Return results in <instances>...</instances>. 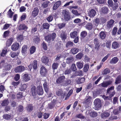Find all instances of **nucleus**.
Segmentation results:
<instances>
[{"label": "nucleus", "instance_id": "obj_8", "mask_svg": "<svg viewBox=\"0 0 121 121\" xmlns=\"http://www.w3.org/2000/svg\"><path fill=\"white\" fill-rule=\"evenodd\" d=\"M19 47V43L16 42L14 43L11 46V49L14 51L17 50Z\"/></svg>", "mask_w": 121, "mask_h": 121}, {"label": "nucleus", "instance_id": "obj_20", "mask_svg": "<svg viewBox=\"0 0 121 121\" xmlns=\"http://www.w3.org/2000/svg\"><path fill=\"white\" fill-rule=\"evenodd\" d=\"M119 47V45L118 43L116 41L114 42L112 44V48L116 49Z\"/></svg>", "mask_w": 121, "mask_h": 121}, {"label": "nucleus", "instance_id": "obj_23", "mask_svg": "<svg viewBox=\"0 0 121 121\" xmlns=\"http://www.w3.org/2000/svg\"><path fill=\"white\" fill-rule=\"evenodd\" d=\"M13 39L12 38H11L8 39L6 41V46L9 47L10 46L13 41Z\"/></svg>", "mask_w": 121, "mask_h": 121}, {"label": "nucleus", "instance_id": "obj_5", "mask_svg": "<svg viewBox=\"0 0 121 121\" xmlns=\"http://www.w3.org/2000/svg\"><path fill=\"white\" fill-rule=\"evenodd\" d=\"M94 104L96 110L100 109L102 106V104L100 100L99 99H97L94 101Z\"/></svg>", "mask_w": 121, "mask_h": 121}, {"label": "nucleus", "instance_id": "obj_24", "mask_svg": "<svg viewBox=\"0 0 121 121\" xmlns=\"http://www.w3.org/2000/svg\"><path fill=\"white\" fill-rule=\"evenodd\" d=\"M42 26L43 28V30L46 29L48 30L49 29L50 26L49 24L47 23H43Z\"/></svg>", "mask_w": 121, "mask_h": 121}, {"label": "nucleus", "instance_id": "obj_61", "mask_svg": "<svg viewBox=\"0 0 121 121\" xmlns=\"http://www.w3.org/2000/svg\"><path fill=\"white\" fill-rule=\"evenodd\" d=\"M10 117L11 116L8 114H5L3 116V118L6 120H9Z\"/></svg>", "mask_w": 121, "mask_h": 121}, {"label": "nucleus", "instance_id": "obj_47", "mask_svg": "<svg viewBox=\"0 0 121 121\" xmlns=\"http://www.w3.org/2000/svg\"><path fill=\"white\" fill-rule=\"evenodd\" d=\"M66 62L68 64H69L72 62L73 60V58L72 57H68L66 59Z\"/></svg>", "mask_w": 121, "mask_h": 121}, {"label": "nucleus", "instance_id": "obj_46", "mask_svg": "<svg viewBox=\"0 0 121 121\" xmlns=\"http://www.w3.org/2000/svg\"><path fill=\"white\" fill-rule=\"evenodd\" d=\"M17 40L20 42H22L23 39L24 37L22 35H19L18 37H17Z\"/></svg>", "mask_w": 121, "mask_h": 121}, {"label": "nucleus", "instance_id": "obj_51", "mask_svg": "<svg viewBox=\"0 0 121 121\" xmlns=\"http://www.w3.org/2000/svg\"><path fill=\"white\" fill-rule=\"evenodd\" d=\"M72 13L76 16H78L81 15V13H79L77 10H73L72 11Z\"/></svg>", "mask_w": 121, "mask_h": 121}, {"label": "nucleus", "instance_id": "obj_63", "mask_svg": "<svg viewBox=\"0 0 121 121\" xmlns=\"http://www.w3.org/2000/svg\"><path fill=\"white\" fill-rule=\"evenodd\" d=\"M100 22L99 19V18H97L95 20V25L96 26H97L99 25Z\"/></svg>", "mask_w": 121, "mask_h": 121}, {"label": "nucleus", "instance_id": "obj_22", "mask_svg": "<svg viewBox=\"0 0 121 121\" xmlns=\"http://www.w3.org/2000/svg\"><path fill=\"white\" fill-rule=\"evenodd\" d=\"M42 61L45 64H47L49 61V59L47 57L44 56L42 57L41 59Z\"/></svg>", "mask_w": 121, "mask_h": 121}, {"label": "nucleus", "instance_id": "obj_60", "mask_svg": "<svg viewBox=\"0 0 121 121\" xmlns=\"http://www.w3.org/2000/svg\"><path fill=\"white\" fill-rule=\"evenodd\" d=\"M89 66L88 65L86 64L85 65L84 67V70L83 71L84 72H87L89 69Z\"/></svg>", "mask_w": 121, "mask_h": 121}, {"label": "nucleus", "instance_id": "obj_44", "mask_svg": "<svg viewBox=\"0 0 121 121\" xmlns=\"http://www.w3.org/2000/svg\"><path fill=\"white\" fill-rule=\"evenodd\" d=\"M32 65L34 69H36L37 67V61L34 60L32 63Z\"/></svg>", "mask_w": 121, "mask_h": 121}, {"label": "nucleus", "instance_id": "obj_54", "mask_svg": "<svg viewBox=\"0 0 121 121\" xmlns=\"http://www.w3.org/2000/svg\"><path fill=\"white\" fill-rule=\"evenodd\" d=\"M117 119V117L113 115V114H112L109 118V119L111 120H116Z\"/></svg>", "mask_w": 121, "mask_h": 121}, {"label": "nucleus", "instance_id": "obj_48", "mask_svg": "<svg viewBox=\"0 0 121 121\" xmlns=\"http://www.w3.org/2000/svg\"><path fill=\"white\" fill-rule=\"evenodd\" d=\"M121 81V77L120 75L118 76L116 78L115 82V84H117L120 83Z\"/></svg>", "mask_w": 121, "mask_h": 121}, {"label": "nucleus", "instance_id": "obj_13", "mask_svg": "<svg viewBox=\"0 0 121 121\" xmlns=\"http://www.w3.org/2000/svg\"><path fill=\"white\" fill-rule=\"evenodd\" d=\"M27 28V27L24 24H20L18 27V29L20 30H26Z\"/></svg>", "mask_w": 121, "mask_h": 121}, {"label": "nucleus", "instance_id": "obj_3", "mask_svg": "<svg viewBox=\"0 0 121 121\" xmlns=\"http://www.w3.org/2000/svg\"><path fill=\"white\" fill-rule=\"evenodd\" d=\"M62 14L65 21H68L71 19V15L68 10H64L62 11Z\"/></svg>", "mask_w": 121, "mask_h": 121}, {"label": "nucleus", "instance_id": "obj_59", "mask_svg": "<svg viewBox=\"0 0 121 121\" xmlns=\"http://www.w3.org/2000/svg\"><path fill=\"white\" fill-rule=\"evenodd\" d=\"M9 30H7L5 31L4 33L3 37L4 38H6L9 35Z\"/></svg>", "mask_w": 121, "mask_h": 121}, {"label": "nucleus", "instance_id": "obj_19", "mask_svg": "<svg viewBox=\"0 0 121 121\" xmlns=\"http://www.w3.org/2000/svg\"><path fill=\"white\" fill-rule=\"evenodd\" d=\"M84 63L83 61H81L77 62L76 65L79 69H81L83 67Z\"/></svg>", "mask_w": 121, "mask_h": 121}, {"label": "nucleus", "instance_id": "obj_4", "mask_svg": "<svg viewBox=\"0 0 121 121\" xmlns=\"http://www.w3.org/2000/svg\"><path fill=\"white\" fill-rule=\"evenodd\" d=\"M56 34L55 33H50L45 37V40L48 42H50L54 41L56 38Z\"/></svg>", "mask_w": 121, "mask_h": 121}, {"label": "nucleus", "instance_id": "obj_35", "mask_svg": "<svg viewBox=\"0 0 121 121\" xmlns=\"http://www.w3.org/2000/svg\"><path fill=\"white\" fill-rule=\"evenodd\" d=\"M13 14L14 13L12 11L11 9H9L7 12V15L10 18L12 17Z\"/></svg>", "mask_w": 121, "mask_h": 121}, {"label": "nucleus", "instance_id": "obj_42", "mask_svg": "<svg viewBox=\"0 0 121 121\" xmlns=\"http://www.w3.org/2000/svg\"><path fill=\"white\" fill-rule=\"evenodd\" d=\"M110 71L109 69H105L102 72V74L106 75L110 73Z\"/></svg>", "mask_w": 121, "mask_h": 121}, {"label": "nucleus", "instance_id": "obj_58", "mask_svg": "<svg viewBox=\"0 0 121 121\" xmlns=\"http://www.w3.org/2000/svg\"><path fill=\"white\" fill-rule=\"evenodd\" d=\"M71 82V80H68L67 81H65L63 83V86H66L67 85L69 84Z\"/></svg>", "mask_w": 121, "mask_h": 121}, {"label": "nucleus", "instance_id": "obj_40", "mask_svg": "<svg viewBox=\"0 0 121 121\" xmlns=\"http://www.w3.org/2000/svg\"><path fill=\"white\" fill-rule=\"evenodd\" d=\"M50 3V2L49 1H46L43 3L42 6L43 8H46L48 6V4Z\"/></svg>", "mask_w": 121, "mask_h": 121}, {"label": "nucleus", "instance_id": "obj_18", "mask_svg": "<svg viewBox=\"0 0 121 121\" xmlns=\"http://www.w3.org/2000/svg\"><path fill=\"white\" fill-rule=\"evenodd\" d=\"M101 10L102 13L104 14H107L108 13V9L107 7L104 6L102 7Z\"/></svg>", "mask_w": 121, "mask_h": 121}, {"label": "nucleus", "instance_id": "obj_1", "mask_svg": "<svg viewBox=\"0 0 121 121\" xmlns=\"http://www.w3.org/2000/svg\"><path fill=\"white\" fill-rule=\"evenodd\" d=\"M31 92L32 96L35 98L36 96V93L39 95H42L44 92L42 87L41 86H37L36 88L35 86H32L31 88Z\"/></svg>", "mask_w": 121, "mask_h": 121}, {"label": "nucleus", "instance_id": "obj_14", "mask_svg": "<svg viewBox=\"0 0 121 121\" xmlns=\"http://www.w3.org/2000/svg\"><path fill=\"white\" fill-rule=\"evenodd\" d=\"M31 76L27 74H25L23 75V80L26 82L29 81L30 79Z\"/></svg>", "mask_w": 121, "mask_h": 121}, {"label": "nucleus", "instance_id": "obj_34", "mask_svg": "<svg viewBox=\"0 0 121 121\" xmlns=\"http://www.w3.org/2000/svg\"><path fill=\"white\" fill-rule=\"evenodd\" d=\"M100 37L102 39H104L106 37V35L104 31H101L99 33Z\"/></svg>", "mask_w": 121, "mask_h": 121}, {"label": "nucleus", "instance_id": "obj_36", "mask_svg": "<svg viewBox=\"0 0 121 121\" xmlns=\"http://www.w3.org/2000/svg\"><path fill=\"white\" fill-rule=\"evenodd\" d=\"M91 97L89 96L85 100L84 103L87 104L90 103L91 102Z\"/></svg>", "mask_w": 121, "mask_h": 121}, {"label": "nucleus", "instance_id": "obj_53", "mask_svg": "<svg viewBox=\"0 0 121 121\" xmlns=\"http://www.w3.org/2000/svg\"><path fill=\"white\" fill-rule=\"evenodd\" d=\"M58 66V63H54L52 65V67L53 69H57Z\"/></svg>", "mask_w": 121, "mask_h": 121}, {"label": "nucleus", "instance_id": "obj_29", "mask_svg": "<svg viewBox=\"0 0 121 121\" xmlns=\"http://www.w3.org/2000/svg\"><path fill=\"white\" fill-rule=\"evenodd\" d=\"M73 45V43L71 41H68L67 42L66 44V47L68 48H70Z\"/></svg>", "mask_w": 121, "mask_h": 121}, {"label": "nucleus", "instance_id": "obj_55", "mask_svg": "<svg viewBox=\"0 0 121 121\" xmlns=\"http://www.w3.org/2000/svg\"><path fill=\"white\" fill-rule=\"evenodd\" d=\"M27 16L26 13H24L21 17V20L22 21L24 20L26 18Z\"/></svg>", "mask_w": 121, "mask_h": 121}, {"label": "nucleus", "instance_id": "obj_31", "mask_svg": "<svg viewBox=\"0 0 121 121\" xmlns=\"http://www.w3.org/2000/svg\"><path fill=\"white\" fill-rule=\"evenodd\" d=\"M9 103V100L7 99H5L2 101L1 105L2 106H7L8 104Z\"/></svg>", "mask_w": 121, "mask_h": 121}, {"label": "nucleus", "instance_id": "obj_43", "mask_svg": "<svg viewBox=\"0 0 121 121\" xmlns=\"http://www.w3.org/2000/svg\"><path fill=\"white\" fill-rule=\"evenodd\" d=\"M36 48L34 46L31 47L30 49V53H34L35 51Z\"/></svg>", "mask_w": 121, "mask_h": 121}, {"label": "nucleus", "instance_id": "obj_38", "mask_svg": "<svg viewBox=\"0 0 121 121\" xmlns=\"http://www.w3.org/2000/svg\"><path fill=\"white\" fill-rule=\"evenodd\" d=\"M118 4L117 3H114L113 4L112 6L110 7L112 8V9L113 10H115L117 9L118 7Z\"/></svg>", "mask_w": 121, "mask_h": 121}, {"label": "nucleus", "instance_id": "obj_15", "mask_svg": "<svg viewBox=\"0 0 121 121\" xmlns=\"http://www.w3.org/2000/svg\"><path fill=\"white\" fill-rule=\"evenodd\" d=\"M47 73L46 69L43 66L41 67L40 73L43 76H45Z\"/></svg>", "mask_w": 121, "mask_h": 121}, {"label": "nucleus", "instance_id": "obj_26", "mask_svg": "<svg viewBox=\"0 0 121 121\" xmlns=\"http://www.w3.org/2000/svg\"><path fill=\"white\" fill-rule=\"evenodd\" d=\"M12 67V65L10 64H8L6 65L3 69V72H6L8 70H9Z\"/></svg>", "mask_w": 121, "mask_h": 121}, {"label": "nucleus", "instance_id": "obj_39", "mask_svg": "<svg viewBox=\"0 0 121 121\" xmlns=\"http://www.w3.org/2000/svg\"><path fill=\"white\" fill-rule=\"evenodd\" d=\"M85 79L84 78H79L77 81V83L78 84H81L83 83L84 82Z\"/></svg>", "mask_w": 121, "mask_h": 121}, {"label": "nucleus", "instance_id": "obj_21", "mask_svg": "<svg viewBox=\"0 0 121 121\" xmlns=\"http://www.w3.org/2000/svg\"><path fill=\"white\" fill-rule=\"evenodd\" d=\"M88 112L89 113L90 116L91 117H94L97 116V113L95 112L92 111H89L86 112V113Z\"/></svg>", "mask_w": 121, "mask_h": 121}, {"label": "nucleus", "instance_id": "obj_57", "mask_svg": "<svg viewBox=\"0 0 121 121\" xmlns=\"http://www.w3.org/2000/svg\"><path fill=\"white\" fill-rule=\"evenodd\" d=\"M26 88V84H23L22 85L20 88L21 91H23L25 90Z\"/></svg>", "mask_w": 121, "mask_h": 121}, {"label": "nucleus", "instance_id": "obj_52", "mask_svg": "<svg viewBox=\"0 0 121 121\" xmlns=\"http://www.w3.org/2000/svg\"><path fill=\"white\" fill-rule=\"evenodd\" d=\"M56 95L58 96L62 95L63 94V92L62 90L61 89H59L56 91Z\"/></svg>", "mask_w": 121, "mask_h": 121}, {"label": "nucleus", "instance_id": "obj_64", "mask_svg": "<svg viewBox=\"0 0 121 121\" xmlns=\"http://www.w3.org/2000/svg\"><path fill=\"white\" fill-rule=\"evenodd\" d=\"M81 22V20L78 18H76L75 19L74 21L73 22L75 23H79Z\"/></svg>", "mask_w": 121, "mask_h": 121}, {"label": "nucleus", "instance_id": "obj_9", "mask_svg": "<svg viewBox=\"0 0 121 121\" xmlns=\"http://www.w3.org/2000/svg\"><path fill=\"white\" fill-rule=\"evenodd\" d=\"M25 69V68L23 66H20L16 67L14 70L16 72L18 73L22 72Z\"/></svg>", "mask_w": 121, "mask_h": 121}, {"label": "nucleus", "instance_id": "obj_28", "mask_svg": "<svg viewBox=\"0 0 121 121\" xmlns=\"http://www.w3.org/2000/svg\"><path fill=\"white\" fill-rule=\"evenodd\" d=\"M118 61V59L116 57H114L110 61V63L111 64H116Z\"/></svg>", "mask_w": 121, "mask_h": 121}, {"label": "nucleus", "instance_id": "obj_33", "mask_svg": "<svg viewBox=\"0 0 121 121\" xmlns=\"http://www.w3.org/2000/svg\"><path fill=\"white\" fill-rule=\"evenodd\" d=\"M27 46L26 45H24L22 47V48L21 52L22 53H25L26 52Z\"/></svg>", "mask_w": 121, "mask_h": 121}, {"label": "nucleus", "instance_id": "obj_7", "mask_svg": "<svg viewBox=\"0 0 121 121\" xmlns=\"http://www.w3.org/2000/svg\"><path fill=\"white\" fill-rule=\"evenodd\" d=\"M65 79V77L64 76H61L56 79V82L58 84L61 83V84L63 86V83L65 82L64 80Z\"/></svg>", "mask_w": 121, "mask_h": 121}, {"label": "nucleus", "instance_id": "obj_41", "mask_svg": "<svg viewBox=\"0 0 121 121\" xmlns=\"http://www.w3.org/2000/svg\"><path fill=\"white\" fill-rule=\"evenodd\" d=\"M110 115V114L107 112L103 113L101 115V117L102 118L106 117H108Z\"/></svg>", "mask_w": 121, "mask_h": 121}, {"label": "nucleus", "instance_id": "obj_45", "mask_svg": "<svg viewBox=\"0 0 121 121\" xmlns=\"http://www.w3.org/2000/svg\"><path fill=\"white\" fill-rule=\"evenodd\" d=\"M112 109H113L114 110L113 111V113L115 115L117 114L119 112L118 110L117 109H115L114 107H112L110 109L111 110Z\"/></svg>", "mask_w": 121, "mask_h": 121}, {"label": "nucleus", "instance_id": "obj_49", "mask_svg": "<svg viewBox=\"0 0 121 121\" xmlns=\"http://www.w3.org/2000/svg\"><path fill=\"white\" fill-rule=\"evenodd\" d=\"M87 34V33L86 31H83L81 33V36L82 38H84L86 36Z\"/></svg>", "mask_w": 121, "mask_h": 121}, {"label": "nucleus", "instance_id": "obj_6", "mask_svg": "<svg viewBox=\"0 0 121 121\" xmlns=\"http://www.w3.org/2000/svg\"><path fill=\"white\" fill-rule=\"evenodd\" d=\"M39 10L38 8L36 7L34 8L31 13V16L34 18L36 17L38 14Z\"/></svg>", "mask_w": 121, "mask_h": 121}, {"label": "nucleus", "instance_id": "obj_30", "mask_svg": "<svg viewBox=\"0 0 121 121\" xmlns=\"http://www.w3.org/2000/svg\"><path fill=\"white\" fill-rule=\"evenodd\" d=\"M77 34V32L76 31H74L71 32L70 34V36L72 38H74L76 37Z\"/></svg>", "mask_w": 121, "mask_h": 121}, {"label": "nucleus", "instance_id": "obj_2", "mask_svg": "<svg viewBox=\"0 0 121 121\" xmlns=\"http://www.w3.org/2000/svg\"><path fill=\"white\" fill-rule=\"evenodd\" d=\"M114 87L113 86L110 87L108 90L107 92V96L103 95L102 96V97L105 100H110L111 101V98L115 94L114 91Z\"/></svg>", "mask_w": 121, "mask_h": 121}, {"label": "nucleus", "instance_id": "obj_37", "mask_svg": "<svg viewBox=\"0 0 121 121\" xmlns=\"http://www.w3.org/2000/svg\"><path fill=\"white\" fill-rule=\"evenodd\" d=\"M26 108L27 111L29 112H30L32 110L33 107L32 105L30 104L28 105Z\"/></svg>", "mask_w": 121, "mask_h": 121}, {"label": "nucleus", "instance_id": "obj_25", "mask_svg": "<svg viewBox=\"0 0 121 121\" xmlns=\"http://www.w3.org/2000/svg\"><path fill=\"white\" fill-rule=\"evenodd\" d=\"M93 25L91 23H87L86 26V28L89 30H91L93 28Z\"/></svg>", "mask_w": 121, "mask_h": 121}, {"label": "nucleus", "instance_id": "obj_50", "mask_svg": "<svg viewBox=\"0 0 121 121\" xmlns=\"http://www.w3.org/2000/svg\"><path fill=\"white\" fill-rule=\"evenodd\" d=\"M46 19L48 22H50L53 20V17L52 15H50L47 17Z\"/></svg>", "mask_w": 121, "mask_h": 121}, {"label": "nucleus", "instance_id": "obj_56", "mask_svg": "<svg viewBox=\"0 0 121 121\" xmlns=\"http://www.w3.org/2000/svg\"><path fill=\"white\" fill-rule=\"evenodd\" d=\"M111 40L107 41L106 43V46L107 48H110L111 46Z\"/></svg>", "mask_w": 121, "mask_h": 121}, {"label": "nucleus", "instance_id": "obj_27", "mask_svg": "<svg viewBox=\"0 0 121 121\" xmlns=\"http://www.w3.org/2000/svg\"><path fill=\"white\" fill-rule=\"evenodd\" d=\"M33 42L37 44L39 43L40 39L39 36H36L33 39Z\"/></svg>", "mask_w": 121, "mask_h": 121}, {"label": "nucleus", "instance_id": "obj_12", "mask_svg": "<svg viewBox=\"0 0 121 121\" xmlns=\"http://www.w3.org/2000/svg\"><path fill=\"white\" fill-rule=\"evenodd\" d=\"M67 34L64 31H63L60 34V37L62 40L64 41L67 38Z\"/></svg>", "mask_w": 121, "mask_h": 121}, {"label": "nucleus", "instance_id": "obj_10", "mask_svg": "<svg viewBox=\"0 0 121 121\" xmlns=\"http://www.w3.org/2000/svg\"><path fill=\"white\" fill-rule=\"evenodd\" d=\"M61 1L59 0L56 2L54 4L53 7V10H56L60 5Z\"/></svg>", "mask_w": 121, "mask_h": 121}, {"label": "nucleus", "instance_id": "obj_32", "mask_svg": "<svg viewBox=\"0 0 121 121\" xmlns=\"http://www.w3.org/2000/svg\"><path fill=\"white\" fill-rule=\"evenodd\" d=\"M80 51V50L79 49L77 48H72L71 49L70 52L72 53H77Z\"/></svg>", "mask_w": 121, "mask_h": 121}, {"label": "nucleus", "instance_id": "obj_16", "mask_svg": "<svg viewBox=\"0 0 121 121\" xmlns=\"http://www.w3.org/2000/svg\"><path fill=\"white\" fill-rule=\"evenodd\" d=\"M114 22V21L113 20L111 19L107 22V27L108 28H109L112 27Z\"/></svg>", "mask_w": 121, "mask_h": 121}, {"label": "nucleus", "instance_id": "obj_11", "mask_svg": "<svg viewBox=\"0 0 121 121\" xmlns=\"http://www.w3.org/2000/svg\"><path fill=\"white\" fill-rule=\"evenodd\" d=\"M112 82L111 80H109L107 82H103L99 84V85L103 87H107L108 85H110L112 83Z\"/></svg>", "mask_w": 121, "mask_h": 121}, {"label": "nucleus", "instance_id": "obj_62", "mask_svg": "<svg viewBox=\"0 0 121 121\" xmlns=\"http://www.w3.org/2000/svg\"><path fill=\"white\" fill-rule=\"evenodd\" d=\"M58 27L60 29H61L63 27H64L65 26V24L63 23L59 24L58 25Z\"/></svg>", "mask_w": 121, "mask_h": 121}, {"label": "nucleus", "instance_id": "obj_17", "mask_svg": "<svg viewBox=\"0 0 121 121\" xmlns=\"http://www.w3.org/2000/svg\"><path fill=\"white\" fill-rule=\"evenodd\" d=\"M96 13L94 9H92L88 12V14L90 17H92L95 16Z\"/></svg>", "mask_w": 121, "mask_h": 121}]
</instances>
